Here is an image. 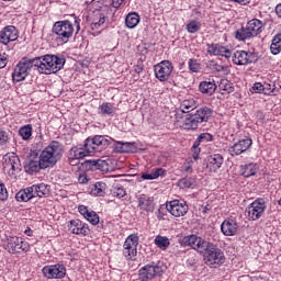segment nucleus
I'll list each match as a JSON object with an SVG mask.
<instances>
[{
    "label": "nucleus",
    "instance_id": "1",
    "mask_svg": "<svg viewBox=\"0 0 281 281\" xmlns=\"http://www.w3.org/2000/svg\"><path fill=\"white\" fill-rule=\"evenodd\" d=\"M179 243L181 247H191V249H194L200 256H203L204 263L211 267V269H216V267L225 265V252L218 248V245L201 236H184L179 239Z\"/></svg>",
    "mask_w": 281,
    "mask_h": 281
},
{
    "label": "nucleus",
    "instance_id": "2",
    "mask_svg": "<svg viewBox=\"0 0 281 281\" xmlns=\"http://www.w3.org/2000/svg\"><path fill=\"white\" fill-rule=\"evenodd\" d=\"M63 159V144L53 140L38 156V151L31 150L30 156L24 161V170L27 175L54 168Z\"/></svg>",
    "mask_w": 281,
    "mask_h": 281
},
{
    "label": "nucleus",
    "instance_id": "3",
    "mask_svg": "<svg viewBox=\"0 0 281 281\" xmlns=\"http://www.w3.org/2000/svg\"><path fill=\"white\" fill-rule=\"evenodd\" d=\"M65 56L63 55H44L35 57V65H37L38 74H45L49 76L50 74H58L63 67H65Z\"/></svg>",
    "mask_w": 281,
    "mask_h": 281
},
{
    "label": "nucleus",
    "instance_id": "4",
    "mask_svg": "<svg viewBox=\"0 0 281 281\" xmlns=\"http://www.w3.org/2000/svg\"><path fill=\"white\" fill-rule=\"evenodd\" d=\"M210 117H212V109H199L195 111V113L187 115L182 127L184 128V131H196V128H199V124L209 122Z\"/></svg>",
    "mask_w": 281,
    "mask_h": 281
},
{
    "label": "nucleus",
    "instance_id": "5",
    "mask_svg": "<svg viewBox=\"0 0 281 281\" xmlns=\"http://www.w3.org/2000/svg\"><path fill=\"white\" fill-rule=\"evenodd\" d=\"M166 263L164 261H153L145 265L138 270V280L140 281H150L155 278L164 276L166 273Z\"/></svg>",
    "mask_w": 281,
    "mask_h": 281
},
{
    "label": "nucleus",
    "instance_id": "6",
    "mask_svg": "<svg viewBox=\"0 0 281 281\" xmlns=\"http://www.w3.org/2000/svg\"><path fill=\"white\" fill-rule=\"evenodd\" d=\"M261 32L262 21L252 19L246 24V26H243L235 32V38L237 41H247L249 38H254V36H258Z\"/></svg>",
    "mask_w": 281,
    "mask_h": 281
},
{
    "label": "nucleus",
    "instance_id": "7",
    "mask_svg": "<svg viewBox=\"0 0 281 281\" xmlns=\"http://www.w3.org/2000/svg\"><path fill=\"white\" fill-rule=\"evenodd\" d=\"M36 58H27L24 57L22 60L18 63L13 72H12V80L13 82H23L26 76H30V71H32V67H36L38 70L37 64H35Z\"/></svg>",
    "mask_w": 281,
    "mask_h": 281
},
{
    "label": "nucleus",
    "instance_id": "8",
    "mask_svg": "<svg viewBox=\"0 0 281 281\" xmlns=\"http://www.w3.org/2000/svg\"><path fill=\"white\" fill-rule=\"evenodd\" d=\"M52 31L58 43H69V38L74 36V24L69 20L57 21L54 23Z\"/></svg>",
    "mask_w": 281,
    "mask_h": 281
},
{
    "label": "nucleus",
    "instance_id": "9",
    "mask_svg": "<svg viewBox=\"0 0 281 281\" xmlns=\"http://www.w3.org/2000/svg\"><path fill=\"white\" fill-rule=\"evenodd\" d=\"M113 144H115V139L106 135H94L86 139V146L89 148L90 153H102V150H106V148L113 146Z\"/></svg>",
    "mask_w": 281,
    "mask_h": 281
},
{
    "label": "nucleus",
    "instance_id": "10",
    "mask_svg": "<svg viewBox=\"0 0 281 281\" xmlns=\"http://www.w3.org/2000/svg\"><path fill=\"white\" fill-rule=\"evenodd\" d=\"M266 210L267 201H265V198H257L246 209L248 221H258L259 218H262Z\"/></svg>",
    "mask_w": 281,
    "mask_h": 281
},
{
    "label": "nucleus",
    "instance_id": "11",
    "mask_svg": "<svg viewBox=\"0 0 281 281\" xmlns=\"http://www.w3.org/2000/svg\"><path fill=\"white\" fill-rule=\"evenodd\" d=\"M4 249L9 254H23L27 252V250L30 249V245L26 241H23V238L13 236L7 238Z\"/></svg>",
    "mask_w": 281,
    "mask_h": 281
},
{
    "label": "nucleus",
    "instance_id": "12",
    "mask_svg": "<svg viewBox=\"0 0 281 281\" xmlns=\"http://www.w3.org/2000/svg\"><path fill=\"white\" fill-rule=\"evenodd\" d=\"M137 245H139V236L132 234L123 244V256L125 260H135L137 257Z\"/></svg>",
    "mask_w": 281,
    "mask_h": 281
},
{
    "label": "nucleus",
    "instance_id": "13",
    "mask_svg": "<svg viewBox=\"0 0 281 281\" xmlns=\"http://www.w3.org/2000/svg\"><path fill=\"white\" fill-rule=\"evenodd\" d=\"M91 151L87 146V140H85L83 145L75 146L68 151V159L70 161V166H76L80 159H85V157H89Z\"/></svg>",
    "mask_w": 281,
    "mask_h": 281
},
{
    "label": "nucleus",
    "instance_id": "14",
    "mask_svg": "<svg viewBox=\"0 0 281 281\" xmlns=\"http://www.w3.org/2000/svg\"><path fill=\"white\" fill-rule=\"evenodd\" d=\"M166 210L171 216L180 218V216H186L188 214V210H190V207L186 202L173 200L166 203Z\"/></svg>",
    "mask_w": 281,
    "mask_h": 281
},
{
    "label": "nucleus",
    "instance_id": "15",
    "mask_svg": "<svg viewBox=\"0 0 281 281\" xmlns=\"http://www.w3.org/2000/svg\"><path fill=\"white\" fill-rule=\"evenodd\" d=\"M172 69H175V67L170 60H162L154 67L155 76L160 82H166V80L170 78Z\"/></svg>",
    "mask_w": 281,
    "mask_h": 281
},
{
    "label": "nucleus",
    "instance_id": "16",
    "mask_svg": "<svg viewBox=\"0 0 281 281\" xmlns=\"http://www.w3.org/2000/svg\"><path fill=\"white\" fill-rule=\"evenodd\" d=\"M44 278L48 280L60 279L67 276V268L64 265L57 263L53 266H45L42 269Z\"/></svg>",
    "mask_w": 281,
    "mask_h": 281
},
{
    "label": "nucleus",
    "instance_id": "17",
    "mask_svg": "<svg viewBox=\"0 0 281 281\" xmlns=\"http://www.w3.org/2000/svg\"><path fill=\"white\" fill-rule=\"evenodd\" d=\"M234 65H251L258 63V55L247 50H236L233 55Z\"/></svg>",
    "mask_w": 281,
    "mask_h": 281
},
{
    "label": "nucleus",
    "instance_id": "18",
    "mask_svg": "<svg viewBox=\"0 0 281 281\" xmlns=\"http://www.w3.org/2000/svg\"><path fill=\"white\" fill-rule=\"evenodd\" d=\"M69 232L71 234H76V236H89L91 234V229H89V224L80 220H72L68 225Z\"/></svg>",
    "mask_w": 281,
    "mask_h": 281
},
{
    "label": "nucleus",
    "instance_id": "19",
    "mask_svg": "<svg viewBox=\"0 0 281 281\" xmlns=\"http://www.w3.org/2000/svg\"><path fill=\"white\" fill-rule=\"evenodd\" d=\"M19 38V30L13 25L5 26L0 31V43L2 45H8Z\"/></svg>",
    "mask_w": 281,
    "mask_h": 281
},
{
    "label": "nucleus",
    "instance_id": "20",
    "mask_svg": "<svg viewBox=\"0 0 281 281\" xmlns=\"http://www.w3.org/2000/svg\"><path fill=\"white\" fill-rule=\"evenodd\" d=\"M252 144L254 140H251V138H244L231 146L228 150L232 157H234V155H243V153H247V150L251 148Z\"/></svg>",
    "mask_w": 281,
    "mask_h": 281
},
{
    "label": "nucleus",
    "instance_id": "21",
    "mask_svg": "<svg viewBox=\"0 0 281 281\" xmlns=\"http://www.w3.org/2000/svg\"><path fill=\"white\" fill-rule=\"evenodd\" d=\"M81 167L83 170H91L92 172L94 170H101L102 172H104L109 170V162L102 159H90V160H85L81 164Z\"/></svg>",
    "mask_w": 281,
    "mask_h": 281
},
{
    "label": "nucleus",
    "instance_id": "22",
    "mask_svg": "<svg viewBox=\"0 0 281 281\" xmlns=\"http://www.w3.org/2000/svg\"><path fill=\"white\" fill-rule=\"evenodd\" d=\"M221 232L224 236H236V234H238V223L236 218L229 217L224 220L221 225Z\"/></svg>",
    "mask_w": 281,
    "mask_h": 281
},
{
    "label": "nucleus",
    "instance_id": "23",
    "mask_svg": "<svg viewBox=\"0 0 281 281\" xmlns=\"http://www.w3.org/2000/svg\"><path fill=\"white\" fill-rule=\"evenodd\" d=\"M214 136L210 133H202L198 136V138L194 140L192 145V150H193V159L196 161L199 159V155L201 154V144H207V142H212Z\"/></svg>",
    "mask_w": 281,
    "mask_h": 281
},
{
    "label": "nucleus",
    "instance_id": "24",
    "mask_svg": "<svg viewBox=\"0 0 281 281\" xmlns=\"http://www.w3.org/2000/svg\"><path fill=\"white\" fill-rule=\"evenodd\" d=\"M138 207L143 212H155V199L153 196L140 194L137 196Z\"/></svg>",
    "mask_w": 281,
    "mask_h": 281
},
{
    "label": "nucleus",
    "instance_id": "25",
    "mask_svg": "<svg viewBox=\"0 0 281 281\" xmlns=\"http://www.w3.org/2000/svg\"><path fill=\"white\" fill-rule=\"evenodd\" d=\"M224 158L221 154H214L207 157L206 168L210 172H216L223 166Z\"/></svg>",
    "mask_w": 281,
    "mask_h": 281
},
{
    "label": "nucleus",
    "instance_id": "26",
    "mask_svg": "<svg viewBox=\"0 0 281 281\" xmlns=\"http://www.w3.org/2000/svg\"><path fill=\"white\" fill-rule=\"evenodd\" d=\"M199 91L204 95H214V93L216 92V82L214 81V79L202 81L199 85Z\"/></svg>",
    "mask_w": 281,
    "mask_h": 281
},
{
    "label": "nucleus",
    "instance_id": "27",
    "mask_svg": "<svg viewBox=\"0 0 281 281\" xmlns=\"http://www.w3.org/2000/svg\"><path fill=\"white\" fill-rule=\"evenodd\" d=\"M106 11H109V8L105 7L94 13L93 22L90 24L91 30H99L101 25H104L106 22V13L104 12Z\"/></svg>",
    "mask_w": 281,
    "mask_h": 281
},
{
    "label": "nucleus",
    "instance_id": "28",
    "mask_svg": "<svg viewBox=\"0 0 281 281\" xmlns=\"http://www.w3.org/2000/svg\"><path fill=\"white\" fill-rule=\"evenodd\" d=\"M35 198L36 195L34 194V189L32 186L20 190L15 194L16 201L23 202V203H27V201H32V199H35Z\"/></svg>",
    "mask_w": 281,
    "mask_h": 281
},
{
    "label": "nucleus",
    "instance_id": "29",
    "mask_svg": "<svg viewBox=\"0 0 281 281\" xmlns=\"http://www.w3.org/2000/svg\"><path fill=\"white\" fill-rule=\"evenodd\" d=\"M139 13L137 12H131L125 18V25L128 27V30H135L137 25H139Z\"/></svg>",
    "mask_w": 281,
    "mask_h": 281
},
{
    "label": "nucleus",
    "instance_id": "30",
    "mask_svg": "<svg viewBox=\"0 0 281 281\" xmlns=\"http://www.w3.org/2000/svg\"><path fill=\"white\" fill-rule=\"evenodd\" d=\"M164 175H166V169L157 168V169H154L151 172L142 173V179L146 181H153L155 179H159V177H164Z\"/></svg>",
    "mask_w": 281,
    "mask_h": 281
},
{
    "label": "nucleus",
    "instance_id": "31",
    "mask_svg": "<svg viewBox=\"0 0 281 281\" xmlns=\"http://www.w3.org/2000/svg\"><path fill=\"white\" fill-rule=\"evenodd\" d=\"M196 106H199V103L194 99H184L180 104L182 113H190V111H194Z\"/></svg>",
    "mask_w": 281,
    "mask_h": 281
},
{
    "label": "nucleus",
    "instance_id": "32",
    "mask_svg": "<svg viewBox=\"0 0 281 281\" xmlns=\"http://www.w3.org/2000/svg\"><path fill=\"white\" fill-rule=\"evenodd\" d=\"M90 194H92V196H104V194H106V183L97 182L90 188Z\"/></svg>",
    "mask_w": 281,
    "mask_h": 281
},
{
    "label": "nucleus",
    "instance_id": "33",
    "mask_svg": "<svg viewBox=\"0 0 281 281\" xmlns=\"http://www.w3.org/2000/svg\"><path fill=\"white\" fill-rule=\"evenodd\" d=\"M32 188L35 196H38L40 199H42V196H47V194H49V188H47V184L45 183L33 184Z\"/></svg>",
    "mask_w": 281,
    "mask_h": 281
},
{
    "label": "nucleus",
    "instance_id": "34",
    "mask_svg": "<svg viewBox=\"0 0 281 281\" xmlns=\"http://www.w3.org/2000/svg\"><path fill=\"white\" fill-rule=\"evenodd\" d=\"M5 164L11 167L13 172H21V159H19V156L5 158Z\"/></svg>",
    "mask_w": 281,
    "mask_h": 281
},
{
    "label": "nucleus",
    "instance_id": "35",
    "mask_svg": "<svg viewBox=\"0 0 281 281\" xmlns=\"http://www.w3.org/2000/svg\"><path fill=\"white\" fill-rule=\"evenodd\" d=\"M270 52H271V54H273V56H278V54H280V52H281V33L277 34L273 37L272 43L270 45Z\"/></svg>",
    "mask_w": 281,
    "mask_h": 281
},
{
    "label": "nucleus",
    "instance_id": "36",
    "mask_svg": "<svg viewBox=\"0 0 281 281\" xmlns=\"http://www.w3.org/2000/svg\"><path fill=\"white\" fill-rule=\"evenodd\" d=\"M11 135H12V132L3 127H0V148H5V146L10 144Z\"/></svg>",
    "mask_w": 281,
    "mask_h": 281
},
{
    "label": "nucleus",
    "instance_id": "37",
    "mask_svg": "<svg viewBox=\"0 0 281 281\" xmlns=\"http://www.w3.org/2000/svg\"><path fill=\"white\" fill-rule=\"evenodd\" d=\"M202 24L199 20H190L189 23L186 25V30L189 34H196L200 32Z\"/></svg>",
    "mask_w": 281,
    "mask_h": 281
},
{
    "label": "nucleus",
    "instance_id": "38",
    "mask_svg": "<svg viewBox=\"0 0 281 281\" xmlns=\"http://www.w3.org/2000/svg\"><path fill=\"white\" fill-rule=\"evenodd\" d=\"M155 245L158 246L159 249L166 250L170 247V239L166 236L158 235L154 240Z\"/></svg>",
    "mask_w": 281,
    "mask_h": 281
},
{
    "label": "nucleus",
    "instance_id": "39",
    "mask_svg": "<svg viewBox=\"0 0 281 281\" xmlns=\"http://www.w3.org/2000/svg\"><path fill=\"white\" fill-rule=\"evenodd\" d=\"M241 172H243V176L246 178L254 177V175L258 172V168H256V164L250 162L241 167Z\"/></svg>",
    "mask_w": 281,
    "mask_h": 281
},
{
    "label": "nucleus",
    "instance_id": "40",
    "mask_svg": "<svg viewBox=\"0 0 281 281\" xmlns=\"http://www.w3.org/2000/svg\"><path fill=\"white\" fill-rule=\"evenodd\" d=\"M220 90L222 91V95H229V93H234V86L224 79L220 83Z\"/></svg>",
    "mask_w": 281,
    "mask_h": 281
},
{
    "label": "nucleus",
    "instance_id": "41",
    "mask_svg": "<svg viewBox=\"0 0 281 281\" xmlns=\"http://www.w3.org/2000/svg\"><path fill=\"white\" fill-rule=\"evenodd\" d=\"M32 125H24L22 127H20L19 130V135L20 137H22V139L24 142H27V139H30L32 137Z\"/></svg>",
    "mask_w": 281,
    "mask_h": 281
},
{
    "label": "nucleus",
    "instance_id": "42",
    "mask_svg": "<svg viewBox=\"0 0 281 281\" xmlns=\"http://www.w3.org/2000/svg\"><path fill=\"white\" fill-rule=\"evenodd\" d=\"M99 110H100L101 115L113 116V114L115 113V109L113 108V105L111 103H102L99 106Z\"/></svg>",
    "mask_w": 281,
    "mask_h": 281
},
{
    "label": "nucleus",
    "instance_id": "43",
    "mask_svg": "<svg viewBox=\"0 0 281 281\" xmlns=\"http://www.w3.org/2000/svg\"><path fill=\"white\" fill-rule=\"evenodd\" d=\"M206 68L211 71H217L221 74V71H225V67L223 65H220L218 61L211 59L206 63Z\"/></svg>",
    "mask_w": 281,
    "mask_h": 281
},
{
    "label": "nucleus",
    "instance_id": "44",
    "mask_svg": "<svg viewBox=\"0 0 281 281\" xmlns=\"http://www.w3.org/2000/svg\"><path fill=\"white\" fill-rule=\"evenodd\" d=\"M188 65L189 71H192V74H199V71H201V63H199V60L190 58Z\"/></svg>",
    "mask_w": 281,
    "mask_h": 281
},
{
    "label": "nucleus",
    "instance_id": "45",
    "mask_svg": "<svg viewBox=\"0 0 281 281\" xmlns=\"http://www.w3.org/2000/svg\"><path fill=\"white\" fill-rule=\"evenodd\" d=\"M85 218H87L91 225H98V223H100V216H98V213L94 211H90Z\"/></svg>",
    "mask_w": 281,
    "mask_h": 281
},
{
    "label": "nucleus",
    "instance_id": "46",
    "mask_svg": "<svg viewBox=\"0 0 281 281\" xmlns=\"http://www.w3.org/2000/svg\"><path fill=\"white\" fill-rule=\"evenodd\" d=\"M179 188H192L194 186V178H182L178 181Z\"/></svg>",
    "mask_w": 281,
    "mask_h": 281
},
{
    "label": "nucleus",
    "instance_id": "47",
    "mask_svg": "<svg viewBox=\"0 0 281 281\" xmlns=\"http://www.w3.org/2000/svg\"><path fill=\"white\" fill-rule=\"evenodd\" d=\"M217 56H223L224 58H232V50L227 47L220 45L217 49Z\"/></svg>",
    "mask_w": 281,
    "mask_h": 281
},
{
    "label": "nucleus",
    "instance_id": "48",
    "mask_svg": "<svg viewBox=\"0 0 281 281\" xmlns=\"http://www.w3.org/2000/svg\"><path fill=\"white\" fill-rule=\"evenodd\" d=\"M123 153H137V147L135 143H123Z\"/></svg>",
    "mask_w": 281,
    "mask_h": 281
},
{
    "label": "nucleus",
    "instance_id": "49",
    "mask_svg": "<svg viewBox=\"0 0 281 281\" xmlns=\"http://www.w3.org/2000/svg\"><path fill=\"white\" fill-rule=\"evenodd\" d=\"M273 91H276V85L274 83H263V93L265 95H271V93H273Z\"/></svg>",
    "mask_w": 281,
    "mask_h": 281
},
{
    "label": "nucleus",
    "instance_id": "50",
    "mask_svg": "<svg viewBox=\"0 0 281 281\" xmlns=\"http://www.w3.org/2000/svg\"><path fill=\"white\" fill-rule=\"evenodd\" d=\"M0 201H8V189L3 181L0 180Z\"/></svg>",
    "mask_w": 281,
    "mask_h": 281
},
{
    "label": "nucleus",
    "instance_id": "51",
    "mask_svg": "<svg viewBox=\"0 0 281 281\" xmlns=\"http://www.w3.org/2000/svg\"><path fill=\"white\" fill-rule=\"evenodd\" d=\"M114 153H124V142H115L112 144Z\"/></svg>",
    "mask_w": 281,
    "mask_h": 281
},
{
    "label": "nucleus",
    "instance_id": "52",
    "mask_svg": "<svg viewBox=\"0 0 281 281\" xmlns=\"http://www.w3.org/2000/svg\"><path fill=\"white\" fill-rule=\"evenodd\" d=\"M114 196H116L117 199H124V196H126V190L124 189V187L117 188L114 191Z\"/></svg>",
    "mask_w": 281,
    "mask_h": 281
},
{
    "label": "nucleus",
    "instance_id": "53",
    "mask_svg": "<svg viewBox=\"0 0 281 281\" xmlns=\"http://www.w3.org/2000/svg\"><path fill=\"white\" fill-rule=\"evenodd\" d=\"M220 46L221 45L218 44H211L207 48L209 54H212L213 56H217Z\"/></svg>",
    "mask_w": 281,
    "mask_h": 281
},
{
    "label": "nucleus",
    "instance_id": "54",
    "mask_svg": "<svg viewBox=\"0 0 281 281\" xmlns=\"http://www.w3.org/2000/svg\"><path fill=\"white\" fill-rule=\"evenodd\" d=\"M254 91L257 93H265V83L256 82L252 87Z\"/></svg>",
    "mask_w": 281,
    "mask_h": 281
},
{
    "label": "nucleus",
    "instance_id": "55",
    "mask_svg": "<svg viewBox=\"0 0 281 281\" xmlns=\"http://www.w3.org/2000/svg\"><path fill=\"white\" fill-rule=\"evenodd\" d=\"M78 211L81 214V216H83V218L89 214V209L85 205H79L78 206Z\"/></svg>",
    "mask_w": 281,
    "mask_h": 281
},
{
    "label": "nucleus",
    "instance_id": "56",
    "mask_svg": "<svg viewBox=\"0 0 281 281\" xmlns=\"http://www.w3.org/2000/svg\"><path fill=\"white\" fill-rule=\"evenodd\" d=\"M78 181L79 183H82V184L89 183V178L87 177V173L79 175Z\"/></svg>",
    "mask_w": 281,
    "mask_h": 281
},
{
    "label": "nucleus",
    "instance_id": "57",
    "mask_svg": "<svg viewBox=\"0 0 281 281\" xmlns=\"http://www.w3.org/2000/svg\"><path fill=\"white\" fill-rule=\"evenodd\" d=\"M5 65H8V58H5V56L0 54V69H3Z\"/></svg>",
    "mask_w": 281,
    "mask_h": 281
},
{
    "label": "nucleus",
    "instance_id": "58",
    "mask_svg": "<svg viewBox=\"0 0 281 281\" xmlns=\"http://www.w3.org/2000/svg\"><path fill=\"white\" fill-rule=\"evenodd\" d=\"M232 3H239V5H247L251 0H229Z\"/></svg>",
    "mask_w": 281,
    "mask_h": 281
},
{
    "label": "nucleus",
    "instance_id": "59",
    "mask_svg": "<svg viewBox=\"0 0 281 281\" xmlns=\"http://www.w3.org/2000/svg\"><path fill=\"white\" fill-rule=\"evenodd\" d=\"M134 71H135V74H138V75L142 74V71H144V65H142V64L135 65Z\"/></svg>",
    "mask_w": 281,
    "mask_h": 281
},
{
    "label": "nucleus",
    "instance_id": "60",
    "mask_svg": "<svg viewBox=\"0 0 281 281\" xmlns=\"http://www.w3.org/2000/svg\"><path fill=\"white\" fill-rule=\"evenodd\" d=\"M157 218L158 221H166V213L161 209L158 210Z\"/></svg>",
    "mask_w": 281,
    "mask_h": 281
},
{
    "label": "nucleus",
    "instance_id": "61",
    "mask_svg": "<svg viewBox=\"0 0 281 281\" xmlns=\"http://www.w3.org/2000/svg\"><path fill=\"white\" fill-rule=\"evenodd\" d=\"M122 3H124V0H112V5L115 10H117Z\"/></svg>",
    "mask_w": 281,
    "mask_h": 281
},
{
    "label": "nucleus",
    "instance_id": "62",
    "mask_svg": "<svg viewBox=\"0 0 281 281\" xmlns=\"http://www.w3.org/2000/svg\"><path fill=\"white\" fill-rule=\"evenodd\" d=\"M75 24H76V34H78L80 32V19L79 18H75Z\"/></svg>",
    "mask_w": 281,
    "mask_h": 281
},
{
    "label": "nucleus",
    "instance_id": "63",
    "mask_svg": "<svg viewBox=\"0 0 281 281\" xmlns=\"http://www.w3.org/2000/svg\"><path fill=\"white\" fill-rule=\"evenodd\" d=\"M212 210V207H210V205H206L203 207V214H207V212H210Z\"/></svg>",
    "mask_w": 281,
    "mask_h": 281
},
{
    "label": "nucleus",
    "instance_id": "64",
    "mask_svg": "<svg viewBox=\"0 0 281 281\" xmlns=\"http://www.w3.org/2000/svg\"><path fill=\"white\" fill-rule=\"evenodd\" d=\"M25 234H26V236H32V229H30V228L26 229V231H25Z\"/></svg>",
    "mask_w": 281,
    "mask_h": 281
}]
</instances>
